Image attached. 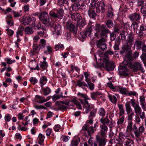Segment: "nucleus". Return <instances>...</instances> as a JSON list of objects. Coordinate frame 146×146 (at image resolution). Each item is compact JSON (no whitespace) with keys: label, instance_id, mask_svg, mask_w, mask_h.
<instances>
[{"label":"nucleus","instance_id":"29","mask_svg":"<svg viewBox=\"0 0 146 146\" xmlns=\"http://www.w3.org/2000/svg\"><path fill=\"white\" fill-rule=\"evenodd\" d=\"M71 17L73 19L77 22L79 21L81 19L80 14L77 13L72 14L71 15Z\"/></svg>","mask_w":146,"mask_h":146},{"label":"nucleus","instance_id":"15","mask_svg":"<svg viewBox=\"0 0 146 146\" xmlns=\"http://www.w3.org/2000/svg\"><path fill=\"white\" fill-rule=\"evenodd\" d=\"M50 25L53 28V31L54 32V34L58 35H60L61 26L60 25L58 24L57 25L54 24L51 25V23H50Z\"/></svg>","mask_w":146,"mask_h":146},{"label":"nucleus","instance_id":"33","mask_svg":"<svg viewBox=\"0 0 146 146\" xmlns=\"http://www.w3.org/2000/svg\"><path fill=\"white\" fill-rule=\"evenodd\" d=\"M38 143L42 145H44V141L45 138L44 135L41 133H39L38 135Z\"/></svg>","mask_w":146,"mask_h":146},{"label":"nucleus","instance_id":"5","mask_svg":"<svg viewBox=\"0 0 146 146\" xmlns=\"http://www.w3.org/2000/svg\"><path fill=\"white\" fill-rule=\"evenodd\" d=\"M134 40L135 35L132 32H131L128 34L125 43L122 45L121 48H131Z\"/></svg>","mask_w":146,"mask_h":146},{"label":"nucleus","instance_id":"34","mask_svg":"<svg viewBox=\"0 0 146 146\" xmlns=\"http://www.w3.org/2000/svg\"><path fill=\"white\" fill-rule=\"evenodd\" d=\"M31 63H32V65H31V67H30L31 70H39L40 69L38 63H36L35 61L32 62Z\"/></svg>","mask_w":146,"mask_h":146},{"label":"nucleus","instance_id":"37","mask_svg":"<svg viewBox=\"0 0 146 146\" xmlns=\"http://www.w3.org/2000/svg\"><path fill=\"white\" fill-rule=\"evenodd\" d=\"M77 95L78 97L83 98L84 102H85V101H87L90 99V98L88 97L87 95L83 93L78 92L77 94Z\"/></svg>","mask_w":146,"mask_h":146},{"label":"nucleus","instance_id":"46","mask_svg":"<svg viewBox=\"0 0 146 146\" xmlns=\"http://www.w3.org/2000/svg\"><path fill=\"white\" fill-rule=\"evenodd\" d=\"M25 33L26 34L30 35L33 34V31L32 28L28 27L25 28Z\"/></svg>","mask_w":146,"mask_h":146},{"label":"nucleus","instance_id":"12","mask_svg":"<svg viewBox=\"0 0 146 146\" xmlns=\"http://www.w3.org/2000/svg\"><path fill=\"white\" fill-rule=\"evenodd\" d=\"M23 23L25 25H27L31 23L32 24L35 22L36 19L34 17H27L23 18L22 19Z\"/></svg>","mask_w":146,"mask_h":146},{"label":"nucleus","instance_id":"52","mask_svg":"<svg viewBox=\"0 0 146 146\" xmlns=\"http://www.w3.org/2000/svg\"><path fill=\"white\" fill-rule=\"evenodd\" d=\"M5 60L7 62V63L8 64H11L13 63H14L15 62V60H11V58H5Z\"/></svg>","mask_w":146,"mask_h":146},{"label":"nucleus","instance_id":"10","mask_svg":"<svg viewBox=\"0 0 146 146\" xmlns=\"http://www.w3.org/2000/svg\"><path fill=\"white\" fill-rule=\"evenodd\" d=\"M39 19L44 24L48 23L50 21V19L48 13L44 11L40 13L39 16Z\"/></svg>","mask_w":146,"mask_h":146},{"label":"nucleus","instance_id":"3","mask_svg":"<svg viewBox=\"0 0 146 146\" xmlns=\"http://www.w3.org/2000/svg\"><path fill=\"white\" fill-rule=\"evenodd\" d=\"M108 55V53L106 52L103 55L104 60L102 66L107 71H109L113 70L114 66L113 63L110 61Z\"/></svg>","mask_w":146,"mask_h":146},{"label":"nucleus","instance_id":"36","mask_svg":"<svg viewBox=\"0 0 146 146\" xmlns=\"http://www.w3.org/2000/svg\"><path fill=\"white\" fill-rule=\"evenodd\" d=\"M98 113L100 116L104 117L106 115L105 110L103 108H100L98 109Z\"/></svg>","mask_w":146,"mask_h":146},{"label":"nucleus","instance_id":"63","mask_svg":"<svg viewBox=\"0 0 146 146\" xmlns=\"http://www.w3.org/2000/svg\"><path fill=\"white\" fill-rule=\"evenodd\" d=\"M30 81L33 85H34L35 84L37 83L38 82V80L37 79L35 78L31 77L30 79Z\"/></svg>","mask_w":146,"mask_h":146},{"label":"nucleus","instance_id":"25","mask_svg":"<svg viewBox=\"0 0 146 146\" xmlns=\"http://www.w3.org/2000/svg\"><path fill=\"white\" fill-rule=\"evenodd\" d=\"M68 29L74 34H76L77 32V29L75 26L72 24H68L66 26Z\"/></svg>","mask_w":146,"mask_h":146},{"label":"nucleus","instance_id":"51","mask_svg":"<svg viewBox=\"0 0 146 146\" xmlns=\"http://www.w3.org/2000/svg\"><path fill=\"white\" fill-rule=\"evenodd\" d=\"M128 115L127 120L129 121H132L133 116L134 115V113L133 112H130L127 113Z\"/></svg>","mask_w":146,"mask_h":146},{"label":"nucleus","instance_id":"39","mask_svg":"<svg viewBox=\"0 0 146 146\" xmlns=\"http://www.w3.org/2000/svg\"><path fill=\"white\" fill-rule=\"evenodd\" d=\"M133 124L132 121H129L128 125L126 130V132H131L133 130Z\"/></svg>","mask_w":146,"mask_h":146},{"label":"nucleus","instance_id":"7","mask_svg":"<svg viewBox=\"0 0 146 146\" xmlns=\"http://www.w3.org/2000/svg\"><path fill=\"white\" fill-rule=\"evenodd\" d=\"M127 65H124L123 62L120 64L118 68L119 74L120 76L126 77L129 75V70L127 68Z\"/></svg>","mask_w":146,"mask_h":146},{"label":"nucleus","instance_id":"14","mask_svg":"<svg viewBox=\"0 0 146 146\" xmlns=\"http://www.w3.org/2000/svg\"><path fill=\"white\" fill-rule=\"evenodd\" d=\"M106 136L100 137L98 135L96 136V138L97 142L98 143V145L105 146L107 142Z\"/></svg>","mask_w":146,"mask_h":146},{"label":"nucleus","instance_id":"9","mask_svg":"<svg viewBox=\"0 0 146 146\" xmlns=\"http://www.w3.org/2000/svg\"><path fill=\"white\" fill-rule=\"evenodd\" d=\"M100 12V8H96L94 6L92 7L90 5L88 11V14L90 18L94 19L97 15L96 13H99Z\"/></svg>","mask_w":146,"mask_h":146},{"label":"nucleus","instance_id":"48","mask_svg":"<svg viewBox=\"0 0 146 146\" xmlns=\"http://www.w3.org/2000/svg\"><path fill=\"white\" fill-rule=\"evenodd\" d=\"M106 25L109 28L112 27L113 26V24L112 20H108L106 21Z\"/></svg>","mask_w":146,"mask_h":146},{"label":"nucleus","instance_id":"50","mask_svg":"<svg viewBox=\"0 0 146 146\" xmlns=\"http://www.w3.org/2000/svg\"><path fill=\"white\" fill-rule=\"evenodd\" d=\"M47 50L44 51V53L46 54H50L52 52V47L50 46H48L46 47Z\"/></svg>","mask_w":146,"mask_h":146},{"label":"nucleus","instance_id":"22","mask_svg":"<svg viewBox=\"0 0 146 146\" xmlns=\"http://www.w3.org/2000/svg\"><path fill=\"white\" fill-rule=\"evenodd\" d=\"M79 100L81 103L84 105V107L86 109V113H89L90 108V105L88 101L87 100L85 101L84 102V100L82 99H79Z\"/></svg>","mask_w":146,"mask_h":146},{"label":"nucleus","instance_id":"26","mask_svg":"<svg viewBox=\"0 0 146 146\" xmlns=\"http://www.w3.org/2000/svg\"><path fill=\"white\" fill-rule=\"evenodd\" d=\"M142 41L139 39H136L134 43V48L136 47L137 50L140 49L141 48Z\"/></svg>","mask_w":146,"mask_h":146},{"label":"nucleus","instance_id":"43","mask_svg":"<svg viewBox=\"0 0 146 146\" xmlns=\"http://www.w3.org/2000/svg\"><path fill=\"white\" fill-rule=\"evenodd\" d=\"M125 109L127 113H130V112H133L132 109L131 108L130 104L128 102H127L125 104Z\"/></svg>","mask_w":146,"mask_h":146},{"label":"nucleus","instance_id":"44","mask_svg":"<svg viewBox=\"0 0 146 146\" xmlns=\"http://www.w3.org/2000/svg\"><path fill=\"white\" fill-rule=\"evenodd\" d=\"M42 90L43 92V94L45 96L48 95L51 92V90L48 87H46L45 88H42Z\"/></svg>","mask_w":146,"mask_h":146},{"label":"nucleus","instance_id":"6","mask_svg":"<svg viewBox=\"0 0 146 146\" xmlns=\"http://www.w3.org/2000/svg\"><path fill=\"white\" fill-rule=\"evenodd\" d=\"M89 120H87L86 123L83 127V129L85 131H86L88 132V135L90 136L92 134L94 133V130L93 129L92 126H90L88 123L92 124L93 122V118H89Z\"/></svg>","mask_w":146,"mask_h":146},{"label":"nucleus","instance_id":"62","mask_svg":"<svg viewBox=\"0 0 146 146\" xmlns=\"http://www.w3.org/2000/svg\"><path fill=\"white\" fill-rule=\"evenodd\" d=\"M32 26L35 27V29H39L41 27V24L40 23H38L35 25V22L32 23Z\"/></svg>","mask_w":146,"mask_h":146},{"label":"nucleus","instance_id":"60","mask_svg":"<svg viewBox=\"0 0 146 146\" xmlns=\"http://www.w3.org/2000/svg\"><path fill=\"white\" fill-rule=\"evenodd\" d=\"M141 58L144 63L146 64V53H143L142 55L141 56Z\"/></svg>","mask_w":146,"mask_h":146},{"label":"nucleus","instance_id":"38","mask_svg":"<svg viewBox=\"0 0 146 146\" xmlns=\"http://www.w3.org/2000/svg\"><path fill=\"white\" fill-rule=\"evenodd\" d=\"M129 136V134L127 133H124L123 132H120L119 134V137L120 139H124V138L127 139Z\"/></svg>","mask_w":146,"mask_h":146},{"label":"nucleus","instance_id":"55","mask_svg":"<svg viewBox=\"0 0 146 146\" xmlns=\"http://www.w3.org/2000/svg\"><path fill=\"white\" fill-rule=\"evenodd\" d=\"M125 117L124 116H123L122 117H120L117 121V124L118 125H122L123 123Z\"/></svg>","mask_w":146,"mask_h":146},{"label":"nucleus","instance_id":"8","mask_svg":"<svg viewBox=\"0 0 146 146\" xmlns=\"http://www.w3.org/2000/svg\"><path fill=\"white\" fill-rule=\"evenodd\" d=\"M101 37V38L97 40L96 41V46L98 48H100L102 50H104L106 49L107 48V45L105 43L106 38H105L102 37L104 36L106 37L107 36H102Z\"/></svg>","mask_w":146,"mask_h":146},{"label":"nucleus","instance_id":"20","mask_svg":"<svg viewBox=\"0 0 146 146\" xmlns=\"http://www.w3.org/2000/svg\"><path fill=\"white\" fill-rule=\"evenodd\" d=\"M128 90L127 89L120 86H117L116 92H118L119 93L126 96Z\"/></svg>","mask_w":146,"mask_h":146},{"label":"nucleus","instance_id":"18","mask_svg":"<svg viewBox=\"0 0 146 146\" xmlns=\"http://www.w3.org/2000/svg\"><path fill=\"white\" fill-rule=\"evenodd\" d=\"M95 7H96V8H100L101 13H103L105 11V5L104 1L103 0L98 1L96 4Z\"/></svg>","mask_w":146,"mask_h":146},{"label":"nucleus","instance_id":"17","mask_svg":"<svg viewBox=\"0 0 146 146\" xmlns=\"http://www.w3.org/2000/svg\"><path fill=\"white\" fill-rule=\"evenodd\" d=\"M129 18L131 21H138L139 20L141 17L139 13L136 12L131 14Z\"/></svg>","mask_w":146,"mask_h":146},{"label":"nucleus","instance_id":"56","mask_svg":"<svg viewBox=\"0 0 146 146\" xmlns=\"http://www.w3.org/2000/svg\"><path fill=\"white\" fill-rule=\"evenodd\" d=\"M120 35L121 36V39L122 41H125L126 38V35L125 34V32L123 31L121 33H120Z\"/></svg>","mask_w":146,"mask_h":146},{"label":"nucleus","instance_id":"28","mask_svg":"<svg viewBox=\"0 0 146 146\" xmlns=\"http://www.w3.org/2000/svg\"><path fill=\"white\" fill-rule=\"evenodd\" d=\"M100 121L103 124H107V125H108L110 127H111L110 125L109 124L110 121L107 117H103L101 118L100 119Z\"/></svg>","mask_w":146,"mask_h":146},{"label":"nucleus","instance_id":"49","mask_svg":"<svg viewBox=\"0 0 146 146\" xmlns=\"http://www.w3.org/2000/svg\"><path fill=\"white\" fill-rule=\"evenodd\" d=\"M40 67L43 70H45L47 68L48 65L47 62L44 61L43 62H40Z\"/></svg>","mask_w":146,"mask_h":146},{"label":"nucleus","instance_id":"19","mask_svg":"<svg viewBox=\"0 0 146 146\" xmlns=\"http://www.w3.org/2000/svg\"><path fill=\"white\" fill-rule=\"evenodd\" d=\"M101 128L100 135L102 137L106 136V133L108 130V128L106 124H103L100 125Z\"/></svg>","mask_w":146,"mask_h":146},{"label":"nucleus","instance_id":"45","mask_svg":"<svg viewBox=\"0 0 146 146\" xmlns=\"http://www.w3.org/2000/svg\"><path fill=\"white\" fill-rule=\"evenodd\" d=\"M133 141L129 138L127 139L125 141V146H132L134 144Z\"/></svg>","mask_w":146,"mask_h":146},{"label":"nucleus","instance_id":"16","mask_svg":"<svg viewBox=\"0 0 146 146\" xmlns=\"http://www.w3.org/2000/svg\"><path fill=\"white\" fill-rule=\"evenodd\" d=\"M145 129L143 126H140L137 129L133 131L135 137L137 138H139L141 136L142 133L144 131Z\"/></svg>","mask_w":146,"mask_h":146},{"label":"nucleus","instance_id":"53","mask_svg":"<svg viewBox=\"0 0 146 146\" xmlns=\"http://www.w3.org/2000/svg\"><path fill=\"white\" fill-rule=\"evenodd\" d=\"M24 29V28L22 26H20L18 28L17 31V32L20 35H22L23 34V31Z\"/></svg>","mask_w":146,"mask_h":146},{"label":"nucleus","instance_id":"41","mask_svg":"<svg viewBox=\"0 0 146 146\" xmlns=\"http://www.w3.org/2000/svg\"><path fill=\"white\" fill-rule=\"evenodd\" d=\"M61 95H54L52 97V99L54 101H55L57 100L60 98H65L66 96H63L62 95V93H61Z\"/></svg>","mask_w":146,"mask_h":146},{"label":"nucleus","instance_id":"31","mask_svg":"<svg viewBox=\"0 0 146 146\" xmlns=\"http://www.w3.org/2000/svg\"><path fill=\"white\" fill-rule=\"evenodd\" d=\"M117 96V94H115V96L109 94L108 97L112 103L116 104L117 101L116 96Z\"/></svg>","mask_w":146,"mask_h":146},{"label":"nucleus","instance_id":"61","mask_svg":"<svg viewBox=\"0 0 146 146\" xmlns=\"http://www.w3.org/2000/svg\"><path fill=\"white\" fill-rule=\"evenodd\" d=\"M47 78L44 76H43L40 78V83L42 84L44 83L45 82L47 81Z\"/></svg>","mask_w":146,"mask_h":146},{"label":"nucleus","instance_id":"47","mask_svg":"<svg viewBox=\"0 0 146 146\" xmlns=\"http://www.w3.org/2000/svg\"><path fill=\"white\" fill-rule=\"evenodd\" d=\"M131 27L133 29L134 31H137L138 27V23L136 21L133 22L131 25Z\"/></svg>","mask_w":146,"mask_h":146},{"label":"nucleus","instance_id":"11","mask_svg":"<svg viewBox=\"0 0 146 146\" xmlns=\"http://www.w3.org/2000/svg\"><path fill=\"white\" fill-rule=\"evenodd\" d=\"M130 102L132 106L134 108V110L135 114H140V113H142L141 108L139 104L135 103V99H131Z\"/></svg>","mask_w":146,"mask_h":146},{"label":"nucleus","instance_id":"40","mask_svg":"<svg viewBox=\"0 0 146 146\" xmlns=\"http://www.w3.org/2000/svg\"><path fill=\"white\" fill-rule=\"evenodd\" d=\"M46 40L43 39H41L40 40L39 44L38 45L40 49L44 48L46 45Z\"/></svg>","mask_w":146,"mask_h":146},{"label":"nucleus","instance_id":"58","mask_svg":"<svg viewBox=\"0 0 146 146\" xmlns=\"http://www.w3.org/2000/svg\"><path fill=\"white\" fill-rule=\"evenodd\" d=\"M119 27V25L118 24H117L115 25L113 27L114 32L119 33L120 32Z\"/></svg>","mask_w":146,"mask_h":146},{"label":"nucleus","instance_id":"64","mask_svg":"<svg viewBox=\"0 0 146 146\" xmlns=\"http://www.w3.org/2000/svg\"><path fill=\"white\" fill-rule=\"evenodd\" d=\"M107 16L108 18H112L113 16V12L110 11H108L107 13Z\"/></svg>","mask_w":146,"mask_h":146},{"label":"nucleus","instance_id":"27","mask_svg":"<svg viewBox=\"0 0 146 146\" xmlns=\"http://www.w3.org/2000/svg\"><path fill=\"white\" fill-rule=\"evenodd\" d=\"M83 77L84 76L83 75H82V77L77 82V85L79 87H82L83 88H84L83 86L88 87V86L87 85V84L84 82H82Z\"/></svg>","mask_w":146,"mask_h":146},{"label":"nucleus","instance_id":"30","mask_svg":"<svg viewBox=\"0 0 146 146\" xmlns=\"http://www.w3.org/2000/svg\"><path fill=\"white\" fill-rule=\"evenodd\" d=\"M101 92L99 91L93 92L91 93V97L93 100H96V98L99 96L102 95Z\"/></svg>","mask_w":146,"mask_h":146},{"label":"nucleus","instance_id":"1","mask_svg":"<svg viewBox=\"0 0 146 146\" xmlns=\"http://www.w3.org/2000/svg\"><path fill=\"white\" fill-rule=\"evenodd\" d=\"M87 27L90 29L92 31V29H95L96 31L95 35L98 38L100 36H106V34L109 32V31L106 28L104 25H100V24H97L92 21L89 22Z\"/></svg>","mask_w":146,"mask_h":146},{"label":"nucleus","instance_id":"2","mask_svg":"<svg viewBox=\"0 0 146 146\" xmlns=\"http://www.w3.org/2000/svg\"><path fill=\"white\" fill-rule=\"evenodd\" d=\"M125 52H127L126 57L127 61L124 60L123 62V64L129 67H132V63L131 62L132 61L133 59L132 55V50L131 48H121V50L120 51V52L121 53H123Z\"/></svg>","mask_w":146,"mask_h":146},{"label":"nucleus","instance_id":"32","mask_svg":"<svg viewBox=\"0 0 146 146\" xmlns=\"http://www.w3.org/2000/svg\"><path fill=\"white\" fill-rule=\"evenodd\" d=\"M36 100L40 103H42L46 102L48 100L45 99L44 97L42 96L36 95L35 96Z\"/></svg>","mask_w":146,"mask_h":146},{"label":"nucleus","instance_id":"35","mask_svg":"<svg viewBox=\"0 0 146 146\" xmlns=\"http://www.w3.org/2000/svg\"><path fill=\"white\" fill-rule=\"evenodd\" d=\"M92 31L90 29L87 27L86 31L83 33V35L82 36V37L83 38H85L91 34Z\"/></svg>","mask_w":146,"mask_h":146},{"label":"nucleus","instance_id":"24","mask_svg":"<svg viewBox=\"0 0 146 146\" xmlns=\"http://www.w3.org/2000/svg\"><path fill=\"white\" fill-rule=\"evenodd\" d=\"M146 30V25L141 24L139 27V30L138 31H136V33L140 36H142L144 35L143 31Z\"/></svg>","mask_w":146,"mask_h":146},{"label":"nucleus","instance_id":"54","mask_svg":"<svg viewBox=\"0 0 146 146\" xmlns=\"http://www.w3.org/2000/svg\"><path fill=\"white\" fill-rule=\"evenodd\" d=\"M107 85L110 89H112L113 91L116 92L117 86H113V84L111 82L108 83Z\"/></svg>","mask_w":146,"mask_h":146},{"label":"nucleus","instance_id":"59","mask_svg":"<svg viewBox=\"0 0 146 146\" xmlns=\"http://www.w3.org/2000/svg\"><path fill=\"white\" fill-rule=\"evenodd\" d=\"M55 48L56 50H58L59 49H63L64 48V47L63 44L59 43L55 46Z\"/></svg>","mask_w":146,"mask_h":146},{"label":"nucleus","instance_id":"4","mask_svg":"<svg viewBox=\"0 0 146 146\" xmlns=\"http://www.w3.org/2000/svg\"><path fill=\"white\" fill-rule=\"evenodd\" d=\"M64 11L61 8L54 9L50 11L49 13L50 17L54 19H62L63 16Z\"/></svg>","mask_w":146,"mask_h":146},{"label":"nucleus","instance_id":"23","mask_svg":"<svg viewBox=\"0 0 146 146\" xmlns=\"http://www.w3.org/2000/svg\"><path fill=\"white\" fill-rule=\"evenodd\" d=\"M33 50L31 51V55L32 56L35 55L36 54H38L39 52L40 48L38 45L33 44Z\"/></svg>","mask_w":146,"mask_h":146},{"label":"nucleus","instance_id":"13","mask_svg":"<svg viewBox=\"0 0 146 146\" xmlns=\"http://www.w3.org/2000/svg\"><path fill=\"white\" fill-rule=\"evenodd\" d=\"M130 68H133L134 72H136L138 70H140L142 72H145L144 69L141 64L138 62H136L133 64H132V67Z\"/></svg>","mask_w":146,"mask_h":146},{"label":"nucleus","instance_id":"57","mask_svg":"<svg viewBox=\"0 0 146 146\" xmlns=\"http://www.w3.org/2000/svg\"><path fill=\"white\" fill-rule=\"evenodd\" d=\"M138 95L137 93L134 91H130L129 92L128 90L126 96H135Z\"/></svg>","mask_w":146,"mask_h":146},{"label":"nucleus","instance_id":"21","mask_svg":"<svg viewBox=\"0 0 146 146\" xmlns=\"http://www.w3.org/2000/svg\"><path fill=\"white\" fill-rule=\"evenodd\" d=\"M145 117V113L143 111L140 114H137L135 115V122L137 123H139L141 121V118L143 119Z\"/></svg>","mask_w":146,"mask_h":146},{"label":"nucleus","instance_id":"42","mask_svg":"<svg viewBox=\"0 0 146 146\" xmlns=\"http://www.w3.org/2000/svg\"><path fill=\"white\" fill-rule=\"evenodd\" d=\"M118 106L119 110V116H122L125 113L123 106L121 104H118Z\"/></svg>","mask_w":146,"mask_h":146}]
</instances>
